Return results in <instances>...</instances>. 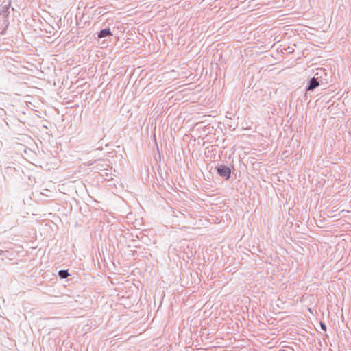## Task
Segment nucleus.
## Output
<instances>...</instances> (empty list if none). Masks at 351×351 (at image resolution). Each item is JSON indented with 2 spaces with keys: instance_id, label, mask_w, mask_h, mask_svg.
I'll use <instances>...</instances> for the list:
<instances>
[{
  "instance_id": "obj_1",
  "label": "nucleus",
  "mask_w": 351,
  "mask_h": 351,
  "mask_svg": "<svg viewBox=\"0 0 351 351\" xmlns=\"http://www.w3.org/2000/svg\"><path fill=\"white\" fill-rule=\"evenodd\" d=\"M217 172L221 176L226 177L229 178L230 176V168L224 166H221L217 169Z\"/></svg>"
},
{
  "instance_id": "obj_2",
  "label": "nucleus",
  "mask_w": 351,
  "mask_h": 351,
  "mask_svg": "<svg viewBox=\"0 0 351 351\" xmlns=\"http://www.w3.org/2000/svg\"><path fill=\"white\" fill-rule=\"evenodd\" d=\"M112 34L109 29H102L99 32V33L98 34V37L99 38H104V37H106L108 36H112Z\"/></svg>"
},
{
  "instance_id": "obj_3",
  "label": "nucleus",
  "mask_w": 351,
  "mask_h": 351,
  "mask_svg": "<svg viewBox=\"0 0 351 351\" xmlns=\"http://www.w3.org/2000/svg\"><path fill=\"white\" fill-rule=\"evenodd\" d=\"M318 86H319L318 82L315 78H313L311 80L310 85L308 88V90H313V88H316Z\"/></svg>"
},
{
  "instance_id": "obj_4",
  "label": "nucleus",
  "mask_w": 351,
  "mask_h": 351,
  "mask_svg": "<svg viewBox=\"0 0 351 351\" xmlns=\"http://www.w3.org/2000/svg\"><path fill=\"white\" fill-rule=\"evenodd\" d=\"M59 275L62 278H66L69 276V273L66 270H61L59 271Z\"/></svg>"
},
{
  "instance_id": "obj_5",
  "label": "nucleus",
  "mask_w": 351,
  "mask_h": 351,
  "mask_svg": "<svg viewBox=\"0 0 351 351\" xmlns=\"http://www.w3.org/2000/svg\"><path fill=\"white\" fill-rule=\"evenodd\" d=\"M321 327L324 330H326V326L324 324H321Z\"/></svg>"
}]
</instances>
